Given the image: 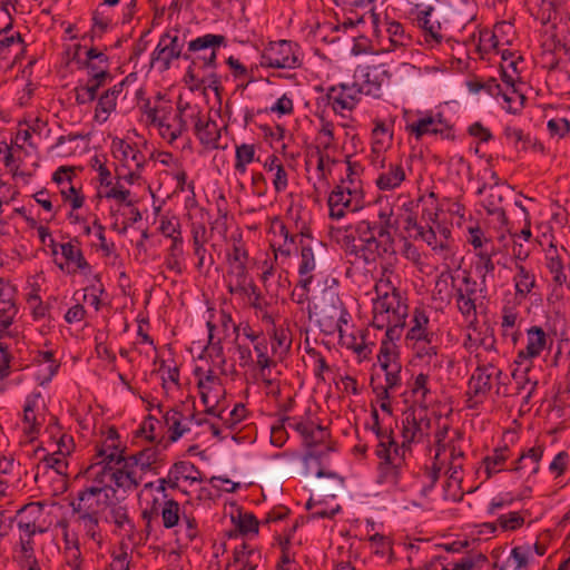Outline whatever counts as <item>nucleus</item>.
<instances>
[{
  "label": "nucleus",
  "instance_id": "1",
  "mask_svg": "<svg viewBox=\"0 0 570 570\" xmlns=\"http://www.w3.org/2000/svg\"><path fill=\"white\" fill-rule=\"evenodd\" d=\"M414 24L421 31L423 42L433 49L448 39L451 23L456 20V11L451 0H410Z\"/></svg>",
  "mask_w": 570,
  "mask_h": 570
},
{
  "label": "nucleus",
  "instance_id": "2",
  "mask_svg": "<svg viewBox=\"0 0 570 570\" xmlns=\"http://www.w3.org/2000/svg\"><path fill=\"white\" fill-rule=\"evenodd\" d=\"M100 494L99 490L86 487L69 502L72 514L77 517L76 521L82 525L87 537L97 542L101 538L100 515L105 511L108 500V494H106L105 501L99 499Z\"/></svg>",
  "mask_w": 570,
  "mask_h": 570
},
{
  "label": "nucleus",
  "instance_id": "3",
  "mask_svg": "<svg viewBox=\"0 0 570 570\" xmlns=\"http://www.w3.org/2000/svg\"><path fill=\"white\" fill-rule=\"evenodd\" d=\"M358 259L373 264L377 259H386L396 254L393 235L380 232L374 223L361 220L355 225Z\"/></svg>",
  "mask_w": 570,
  "mask_h": 570
},
{
  "label": "nucleus",
  "instance_id": "4",
  "mask_svg": "<svg viewBox=\"0 0 570 570\" xmlns=\"http://www.w3.org/2000/svg\"><path fill=\"white\" fill-rule=\"evenodd\" d=\"M407 315V304L402 298L400 291L392 287L391 292L379 294L374 301L372 324L377 330H383L391 323L406 322Z\"/></svg>",
  "mask_w": 570,
  "mask_h": 570
},
{
  "label": "nucleus",
  "instance_id": "5",
  "mask_svg": "<svg viewBox=\"0 0 570 570\" xmlns=\"http://www.w3.org/2000/svg\"><path fill=\"white\" fill-rule=\"evenodd\" d=\"M226 45V37L223 35L206 33L188 42L187 51L183 59L189 60L191 65L202 62L203 68H216L217 51Z\"/></svg>",
  "mask_w": 570,
  "mask_h": 570
},
{
  "label": "nucleus",
  "instance_id": "6",
  "mask_svg": "<svg viewBox=\"0 0 570 570\" xmlns=\"http://www.w3.org/2000/svg\"><path fill=\"white\" fill-rule=\"evenodd\" d=\"M261 66L275 69H296L302 66L298 45L288 40L271 42L261 58Z\"/></svg>",
  "mask_w": 570,
  "mask_h": 570
},
{
  "label": "nucleus",
  "instance_id": "7",
  "mask_svg": "<svg viewBox=\"0 0 570 570\" xmlns=\"http://www.w3.org/2000/svg\"><path fill=\"white\" fill-rule=\"evenodd\" d=\"M502 371L493 364L478 366L471 375L466 391V407L476 409L484 402L492 387V379H500Z\"/></svg>",
  "mask_w": 570,
  "mask_h": 570
},
{
  "label": "nucleus",
  "instance_id": "8",
  "mask_svg": "<svg viewBox=\"0 0 570 570\" xmlns=\"http://www.w3.org/2000/svg\"><path fill=\"white\" fill-rule=\"evenodd\" d=\"M431 429V420L425 413L416 414L413 407H409L402 415L401 435L405 442L420 443L429 435Z\"/></svg>",
  "mask_w": 570,
  "mask_h": 570
},
{
  "label": "nucleus",
  "instance_id": "9",
  "mask_svg": "<svg viewBox=\"0 0 570 570\" xmlns=\"http://www.w3.org/2000/svg\"><path fill=\"white\" fill-rule=\"evenodd\" d=\"M390 76L382 66H358L354 71V81L358 82L362 94L380 97L381 88Z\"/></svg>",
  "mask_w": 570,
  "mask_h": 570
},
{
  "label": "nucleus",
  "instance_id": "10",
  "mask_svg": "<svg viewBox=\"0 0 570 570\" xmlns=\"http://www.w3.org/2000/svg\"><path fill=\"white\" fill-rule=\"evenodd\" d=\"M183 43L179 41L178 31H167L160 37V40L151 55V63L159 62L161 70H169L171 61L183 58Z\"/></svg>",
  "mask_w": 570,
  "mask_h": 570
},
{
  "label": "nucleus",
  "instance_id": "11",
  "mask_svg": "<svg viewBox=\"0 0 570 570\" xmlns=\"http://www.w3.org/2000/svg\"><path fill=\"white\" fill-rule=\"evenodd\" d=\"M181 478L190 482L203 481L202 472L195 464L186 461H178L169 469L166 478H160L158 480L157 491L161 492L164 498H167V487L174 490L178 489V482Z\"/></svg>",
  "mask_w": 570,
  "mask_h": 570
},
{
  "label": "nucleus",
  "instance_id": "12",
  "mask_svg": "<svg viewBox=\"0 0 570 570\" xmlns=\"http://www.w3.org/2000/svg\"><path fill=\"white\" fill-rule=\"evenodd\" d=\"M362 91L358 88V82L354 81L352 85L341 83L340 86L331 87L326 94L328 105L336 114L343 110H353L360 101Z\"/></svg>",
  "mask_w": 570,
  "mask_h": 570
},
{
  "label": "nucleus",
  "instance_id": "13",
  "mask_svg": "<svg viewBox=\"0 0 570 570\" xmlns=\"http://www.w3.org/2000/svg\"><path fill=\"white\" fill-rule=\"evenodd\" d=\"M190 118L194 120V132L199 142L207 149H218L220 139L218 124L209 115H204L200 109L193 112Z\"/></svg>",
  "mask_w": 570,
  "mask_h": 570
},
{
  "label": "nucleus",
  "instance_id": "14",
  "mask_svg": "<svg viewBox=\"0 0 570 570\" xmlns=\"http://www.w3.org/2000/svg\"><path fill=\"white\" fill-rule=\"evenodd\" d=\"M330 436L331 433L326 428L313 423L311 431L303 440L305 448L308 449V451L303 456V462L307 463L309 460H315L320 463L322 458L325 456L328 452L335 451L334 442H330L325 450H316V448L321 444H324L326 440L330 439Z\"/></svg>",
  "mask_w": 570,
  "mask_h": 570
},
{
  "label": "nucleus",
  "instance_id": "15",
  "mask_svg": "<svg viewBox=\"0 0 570 570\" xmlns=\"http://www.w3.org/2000/svg\"><path fill=\"white\" fill-rule=\"evenodd\" d=\"M363 197L350 196L345 185H337L328 196L327 205L330 217L341 219L345 216V210L356 212L361 208Z\"/></svg>",
  "mask_w": 570,
  "mask_h": 570
},
{
  "label": "nucleus",
  "instance_id": "16",
  "mask_svg": "<svg viewBox=\"0 0 570 570\" xmlns=\"http://www.w3.org/2000/svg\"><path fill=\"white\" fill-rule=\"evenodd\" d=\"M96 448V456L102 461L119 465L125 460L126 446L121 445L118 431L115 426L108 428L104 442Z\"/></svg>",
  "mask_w": 570,
  "mask_h": 570
},
{
  "label": "nucleus",
  "instance_id": "17",
  "mask_svg": "<svg viewBox=\"0 0 570 570\" xmlns=\"http://www.w3.org/2000/svg\"><path fill=\"white\" fill-rule=\"evenodd\" d=\"M406 129L413 134L416 139H421L428 134L441 135L444 138H449L451 127L442 119V115L438 114V117L426 116L420 118L416 121L409 124Z\"/></svg>",
  "mask_w": 570,
  "mask_h": 570
},
{
  "label": "nucleus",
  "instance_id": "18",
  "mask_svg": "<svg viewBox=\"0 0 570 570\" xmlns=\"http://www.w3.org/2000/svg\"><path fill=\"white\" fill-rule=\"evenodd\" d=\"M315 267L316 262L314 257L313 246L309 243H303V246H301V263L298 266V274L301 278L297 283V286H299L304 291V293L301 295L298 299L299 303H303L305 299H307L309 286L314 278L312 272L315 269Z\"/></svg>",
  "mask_w": 570,
  "mask_h": 570
},
{
  "label": "nucleus",
  "instance_id": "19",
  "mask_svg": "<svg viewBox=\"0 0 570 570\" xmlns=\"http://www.w3.org/2000/svg\"><path fill=\"white\" fill-rule=\"evenodd\" d=\"M449 281L451 282L452 288L454 289V297L476 301L478 283L471 277L469 272H464V276L459 286L455 285V278L450 271L442 272L436 281L439 293L442 292L441 285L446 286Z\"/></svg>",
  "mask_w": 570,
  "mask_h": 570
},
{
  "label": "nucleus",
  "instance_id": "20",
  "mask_svg": "<svg viewBox=\"0 0 570 570\" xmlns=\"http://www.w3.org/2000/svg\"><path fill=\"white\" fill-rule=\"evenodd\" d=\"M528 343L525 348L520 350L517 355V363L530 361L538 357L547 346L548 337L540 326H531L527 331Z\"/></svg>",
  "mask_w": 570,
  "mask_h": 570
},
{
  "label": "nucleus",
  "instance_id": "21",
  "mask_svg": "<svg viewBox=\"0 0 570 570\" xmlns=\"http://www.w3.org/2000/svg\"><path fill=\"white\" fill-rule=\"evenodd\" d=\"M190 109L189 104L183 106L180 102L177 105V114L173 118L171 122H166L165 119L158 121L159 134L163 138L168 139L171 144L185 131H187V121L184 119V111Z\"/></svg>",
  "mask_w": 570,
  "mask_h": 570
},
{
  "label": "nucleus",
  "instance_id": "22",
  "mask_svg": "<svg viewBox=\"0 0 570 570\" xmlns=\"http://www.w3.org/2000/svg\"><path fill=\"white\" fill-rule=\"evenodd\" d=\"M382 170L375 180L380 190L395 189L406 179V174L401 163H390Z\"/></svg>",
  "mask_w": 570,
  "mask_h": 570
},
{
  "label": "nucleus",
  "instance_id": "23",
  "mask_svg": "<svg viewBox=\"0 0 570 570\" xmlns=\"http://www.w3.org/2000/svg\"><path fill=\"white\" fill-rule=\"evenodd\" d=\"M112 462L108 461H98L91 463L86 473L89 474L90 479L95 483L90 488H95L99 490V493L110 489V470Z\"/></svg>",
  "mask_w": 570,
  "mask_h": 570
},
{
  "label": "nucleus",
  "instance_id": "24",
  "mask_svg": "<svg viewBox=\"0 0 570 570\" xmlns=\"http://www.w3.org/2000/svg\"><path fill=\"white\" fill-rule=\"evenodd\" d=\"M544 446L535 445L525 452H522L520 456L514 461L511 471L519 472L525 469L531 470V474H537L540 468V461L543 456Z\"/></svg>",
  "mask_w": 570,
  "mask_h": 570
},
{
  "label": "nucleus",
  "instance_id": "25",
  "mask_svg": "<svg viewBox=\"0 0 570 570\" xmlns=\"http://www.w3.org/2000/svg\"><path fill=\"white\" fill-rule=\"evenodd\" d=\"M517 273L513 276L515 297L524 299L537 285L535 275L522 264H515Z\"/></svg>",
  "mask_w": 570,
  "mask_h": 570
},
{
  "label": "nucleus",
  "instance_id": "26",
  "mask_svg": "<svg viewBox=\"0 0 570 570\" xmlns=\"http://www.w3.org/2000/svg\"><path fill=\"white\" fill-rule=\"evenodd\" d=\"M345 163L347 165V174L346 177L341 180L340 185H345V189L350 196L363 197L360 180V175L363 171L362 165L357 161H353L351 156H346Z\"/></svg>",
  "mask_w": 570,
  "mask_h": 570
},
{
  "label": "nucleus",
  "instance_id": "27",
  "mask_svg": "<svg viewBox=\"0 0 570 570\" xmlns=\"http://www.w3.org/2000/svg\"><path fill=\"white\" fill-rule=\"evenodd\" d=\"M37 397H28L23 406L22 422L26 425L23 432L30 438V442L35 441L40 432L41 422L36 415Z\"/></svg>",
  "mask_w": 570,
  "mask_h": 570
},
{
  "label": "nucleus",
  "instance_id": "28",
  "mask_svg": "<svg viewBox=\"0 0 570 570\" xmlns=\"http://www.w3.org/2000/svg\"><path fill=\"white\" fill-rule=\"evenodd\" d=\"M183 257L184 239L183 237H176V239L171 242V245L167 249L164 264L170 272H174L176 275H181L184 273V267L181 264Z\"/></svg>",
  "mask_w": 570,
  "mask_h": 570
},
{
  "label": "nucleus",
  "instance_id": "29",
  "mask_svg": "<svg viewBox=\"0 0 570 570\" xmlns=\"http://www.w3.org/2000/svg\"><path fill=\"white\" fill-rule=\"evenodd\" d=\"M139 487V481L135 472H129L126 469L114 468L110 470V490L115 493L117 489L135 490Z\"/></svg>",
  "mask_w": 570,
  "mask_h": 570
},
{
  "label": "nucleus",
  "instance_id": "30",
  "mask_svg": "<svg viewBox=\"0 0 570 570\" xmlns=\"http://www.w3.org/2000/svg\"><path fill=\"white\" fill-rule=\"evenodd\" d=\"M79 244L80 243L78 238H73L70 242L60 245L61 254L67 263H73L76 265V269L72 271L73 273L76 271H86L90 268V265L85 258Z\"/></svg>",
  "mask_w": 570,
  "mask_h": 570
},
{
  "label": "nucleus",
  "instance_id": "31",
  "mask_svg": "<svg viewBox=\"0 0 570 570\" xmlns=\"http://www.w3.org/2000/svg\"><path fill=\"white\" fill-rule=\"evenodd\" d=\"M272 354L279 361H283L288 354L292 346V338L284 328L274 326L271 333Z\"/></svg>",
  "mask_w": 570,
  "mask_h": 570
},
{
  "label": "nucleus",
  "instance_id": "32",
  "mask_svg": "<svg viewBox=\"0 0 570 570\" xmlns=\"http://www.w3.org/2000/svg\"><path fill=\"white\" fill-rule=\"evenodd\" d=\"M112 148L115 153H119L121 155V160L127 161L128 158L135 163V166L138 170H142L146 164V158L144 154L138 150L135 146L126 142L122 139H115L112 141Z\"/></svg>",
  "mask_w": 570,
  "mask_h": 570
},
{
  "label": "nucleus",
  "instance_id": "33",
  "mask_svg": "<svg viewBox=\"0 0 570 570\" xmlns=\"http://www.w3.org/2000/svg\"><path fill=\"white\" fill-rule=\"evenodd\" d=\"M509 456L510 449L508 445L495 448L491 455H487L483 459V464L485 466L488 478H490L493 473L502 471V466Z\"/></svg>",
  "mask_w": 570,
  "mask_h": 570
},
{
  "label": "nucleus",
  "instance_id": "34",
  "mask_svg": "<svg viewBox=\"0 0 570 570\" xmlns=\"http://www.w3.org/2000/svg\"><path fill=\"white\" fill-rule=\"evenodd\" d=\"M105 81L88 79L85 85H79L75 88L76 102L85 105L92 102L97 98L98 90L105 86Z\"/></svg>",
  "mask_w": 570,
  "mask_h": 570
},
{
  "label": "nucleus",
  "instance_id": "35",
  "mask_svg": "<svg viewBox=\"0 0 570 570\" xmlns=\"http://www.w3.org/2000/svg\"><path fill=\"white\" fill-rule=\"evenodd\" d=\"M386 33L390 47L386 51H392L400 47H405L410 42V37L405 33L404 27L397 21L386 22Z\"/></svg>",
  "mask_w": 570,
  "mask_h": 570
},
{
  "label": "nucleus",
  "instance_id": "36",
  "mask_svg": "<svg viewBox=\"0 0 570 570\" xmlns=\"http://www.w3.org/2000/svg\"><path fill=\"white\" fill-rule=\"evenodd\" d=\"M160 443L161 441H159L156 446L145 448L136 453L140 461L141 471H153L157 473V465L161 463L160 451L158 449Z\"/></svg>",
  "mask_w": 570,
  "mask_h": 570
},
{
  "label": "nucleus",
  "instance_id": "37",
  "mask_svg": "<svg viewBox=\"0 0 570 570\" xmlns=\"http://www.w3.org/2000/svg\"><path fill=\"white\" fill-rule=\"evenodd\" d=\"M164 504L161 507V510L159 511V514L161 515L163 525L166 529H171L176 527L180 519V505L179 503L174 499H167L164 498Z\"/></svg>",
  "mask_w": 570,
  "mask_h": 570
},
{
  "label": "nucleus",
  "instance_id": "38",
  "mask_svg": "<svg viewBox=\"0 0 570 570\" xmlns=\"http://www.w3.org/2000/svg\"><path fill=\"white\" fill-rule=\"evenodd\" d=\"M237 530L242 535L257 534L262 522L252 512H239L237 517H232Z\"/></svg>",
  "mask_w": 570,
  "mask_h": 570
},
{
  "label": "nucleus",
  "instance_id": "39",
  "mask_svg": "<svg viewBox=\"0 0 570 570\" xmlns=\"http://www.w3.org/2000/svg\"><path fill=\"white\" fill-rule=\"evenodd\" d=\"M14 289L0 278V316L16 315L17 308L13 302Z\"/></svg>",
  "mask_w": 570,
  "mask_h": 570
},
{
  "label": "nucleus",
  "instance_id": "40",
  "mask_svg": "<svg viewBox=\"0 0 570 570\" xmlns=\"http://www.w3.org/2000/svg\"><path fill=\"white\" fill-rule=\"evenodd\" d=\"M334 145V125L322 118V126L316 136V151L325 153Z\"/></svg>",
  "mask_w": 570,
  "mask_h": 570
},
{
  "label": "nucleus",
  "instance_id": "41",
  "mask_svg": "<svg viewBox=\"0 0 570 570\" xmlns=\"http://www.w3.org/2000/svg\"><path fill=\"white\" fill-rule=\"evenodd\" d=\"M410 451L411 444L405 442V440L403 439L402 444H397V442L395 441V444L386 448L385 455L377 458L380 460H387L390 462L403 466V464L405 463V454Z\"/></svg>",
  "mask_w": 570,
  "mask_h": 570
},
{
  "label": "nucleus",
  "instance_id": "42",
  "mask_svg": "<svg viewBox=\"0 0 570 570\" xmlns=\"http://www.w3.org/2000/svg\"><path fill=\"white\" fill-rule=\"evenodd\" d=\"M401 465H397L387 460H381L379 464L380 482H387L396 485L401 476Z\"/></svg>",
  "mask_w": 570,
  "mask_h": 570
},
{
  "label": "nucleus",
  "instance_id": "43",
  "mask_svg": "<svg viewBox=\"0 0 570 570\" xmlns=\"http://www.w3.org/2000/svg\"><path fill=\"white\" fill-rule=\"evenodd\" d=\"M478 261L475 262V271L480 275L481 284L485 286L488 276L494 272V263L491 255L487 252H480L476 254Z\"/></svg>",
  "mask_w": 570,
  "mask_h": 570
},
{
  "label": "nucleus",
  "instance_id": "44",
  "mask_svg": "<svg viewBox=\"0 0 570 570\" xmlns=\"http://www.w3.org/2000/svg\"><path fill=\"white\" fill-rule=\"evenodd\" d=\"M501 95L503 100L508 104L505 107L507 112L518 115L522 111L527 101L524 94L520 92L517 88H513L511 94L502 92Z\"/></svg>",
  "mask_w": 570,
  "mask_h": 570
},
{
  "label": "nucleus",
  "instance_id": "45",
  "mask_svg": "<svg viewBox=\"0 0 570 570\" xmlns=\"http://www.w3.org/2000/svg\"><path fill=\"white\" fill-rule=\"evenodd\" d=\"M159 230L165 237L170 238L171 242H174L176 237H183L181 225L177 217L163 216L160 218Z\"/></svg>",
  "mask_w": 570,
  "mask_h": 570
},
{
  "label": "nucleus",
  "instance_id": "46",
  "mask_svg": "<svg viewBox=\"0 0 570 570\" xmlns=\"http://www.w3.org/2000/svg\"><path fill=\"white\" fill-rule=\"evenodd\" d=\"M379 441L375 454L376 456H383L386 453V448L395 444L394 432L392 429L385 430L380 428L379 430H372Z\"/></svg>",
  "mask_w": 570,
  "mask_h": 570
},
{
  "label": "nucleus",
  "instance_id": "47",
  "mask_svg": "<svg viewBox=\"0 0 570 570\" xmlns=\"http://www.w3.org/2000/svg\"><path fill=\"white\" fill-rule=\"evenodd\" d=\"M379 222H373L375 227L381 232H383L385 235H392L391 229L397 228V223L395 220H392L393 217V209L391 207L389 208H382L379 214Z\"/></svg>",
  "mask_w": 570,
  "mask_h": 570
},
{
  "label": "nucleus",
  "instance_id": "48",
  "mask_svg": "<svg viewBox=\"0 0 570 570\" xmlns=\"http://www.w3.org/2000/svg\"><path fill=\"white\" fill-rule=\"evenodd\" d=\"M16 45L21 46V51L24 50L26 45L20 32L10 36L6 35L0 39V59H8L11 53V48Z\"/></svg>",
  "mask_w": 570,
  "mask_h": 570
},
{
  "label": "nucleus",
  "instance_id": "49",
  "mask_svg": "<svg viewBox=\"0 0 570 570\" xmlns=\"http://www.w3.org/2000/svg\"><path fill=\"white\" fill-rule=\"evenodd\" d=\"M498 524L503 531H514L524 524V518L520 512H510L501 514L498 518Z\"/></svg>",
  "mask_w": 570,
  "mask_h": 570
},
{
  "label": "nucleus",
  "instance_id": "50",
  "mask_svg": "<svg viewBox=\"0 0 570 570\" xmlns=\"http://www.w3.org/2000/svg\"><path fill=\"white\" fill-rule=\"evenodd\" d=\"M453 9L456 11V19L472 20L474 18L475 1L474 0H451Z\"/></svg>",
  "mask_w": 570,
  "mask_h": 570
},
{
  "label": "nucleus",
  "instance_id": "51",
  "mask_svg": "<svg viewBox=\"0 0 570 570\" xmlns=\"http://www.w3.org/2000/svg\"><path fill=\"white\" fill-rule=\"evenodd\" d=\"M547 267L553 275V282L557 285L561 286L563 283L567 282V275L563 273V262L558 254L548 257Z\"/></svg>",
  "mask_w": 570,
  "mask_h": 570
},
{
  "label": "nucleus",
  "instance_id": "52",
  "mask_svg": "<svg viewBox=\"0 0 570 570\" xmlns=\"http://www.w3.org/2000/svg\"><path fill=\"white\" fill-rule=\"evenodd\" d=\"M83 67L88 70L90 79L107 81L111 80L112 76L108 70V66L99 65L95 61H83Z\"/></svg>",
  "mask_w": 570,
  "mask_h": 570
},
{
  "label": "nucleus",
  "instance_id": "53",
  "mask_svg": "<svg viewBox=\"0 0 570 570\" xmlns=\"http://www.w3.org/2000/svg\"><path fill=\"white\" fill-rule=\"evenodd\" d=\"M229 269H228V276L230 279H233L235 283H237L238 289H244V284H246L247 281V263H228Z\"/></svg>",
  "mask_w": 570,
  "mask_h": 570
},
{
  "label": "nucleus",
  "instance_id": "54",
  "mask_svg": "<svg viewBox=\"0 0 570 570\" xmlns=\"http://www.w3.org/2000/svg\"><path fill=\"white\" fill-rule=\"evenodd\" d=\"M289 416H283L279 421V424L272 426L271 430V443L277 448H282L287 439L288 433L284 426L285 422H289Z\"/></svg>",
  "mask_w": 570,
  "mask_h": 570
},
{
  "label": "nucleus",
  "instance_id": "55",
  "mask_svg": "<svg viewBox=\"0 0 570 570\" xmlns=\"http://www.w3.org/2000/svg\"><path fill=\"white\" fill-rule=\"evenodd\" d=\"M503 135L507 139L513 140L515 147L521 144V149L525 150L531 139L529 135H525L522 129L512 126H505Z\"/></svg>",
  "mask_w": 570,
  "mask_h": 570
},
{
  "label": "nucleus",
  "instance_id": "56",
  "mask_svg": "<svg viewBox=\"0 0 570 570\" xmlns=\"http://www.w3.org/2000/svg\"><path fill=\"white\" fill-rule=\"evenodd\" d=\"M117 100H115L112 92H102V95L98 98V102L95 109V118H99V112H104L109 115L111 111L116 109Z\"/></svg>",
  "mask_w": 570,
  "mask_h": 570
},
{
  "label": "nucleus",
  "instance_id": "57",
  "mask_svg": "<svg viewBox=\"0 0 570 570\" xmlns=\"http://www.w3.org/2000/svg\"><path fill=\"white\" fill-rule=\"evenodd\" d=\"M454 298H455L456 307H458L459 312L462 314V316L465 320L470 321L471 323L475 322L476 321L475 301L460 298V297H454Z\"/></svg>",
  "mask_w": 570,
  "mask_h": 570
},
{
  "label": "nucleus",
  "instance_id": "58",
  "mask_svg": "<svg viewBox=\"0 0 570 570\" xmlns=\"http://www.w3.org/2000/svg\"><path fill=\"white\" fill-rule=\"evenodd\" d=\"M109 189L104 194V197L106 198H112L120 203H125L127 206H132V202L128 199L130 196V190L126 189L122 185L117 183L116 185H112L108 187Z\"/></svg>",
  "mask_w": 570,
  "mask_h": 570
},
{
  "label": "nucleus",
  "instance_id": "59",
  "mask_svg": "<svg viewBox=\"0 0 570 570\" xmlns=\"http://www.w3.org/2000/svg\"><path fill=\"white\" fill-rule=\"evenodd\" d=\"M348 317H350V314H348L347 309L341 303L338 318L336 321H334V317L331 316V317H328V320H325L326 323H323V324L330 328L328 333L337 331L340 336L342 337L343 336L342 326H343V324H345V325L347 324Z\"/></svg>",
  "mask_w": 570,
  "mask_h": 570
},
{
  "label": "nucleus",
  "instance_id": "60",
  "mask_svg": "<svg viewBox=\"0 0 570 570\" xmlns=\"http://www.w3.org/2000/svg\"><path fill=\"white\" fill-rule=\"evenodd\" d=\"M306 353L315 360V376L318 380L325 381L324 373L331 370L325 357L313 347L306 348Z\"/></svg>",
  "mask_w": 570,
  "mask_h": 570
},
{
  "label": "nucleus",
  "instance_id": "61",
  "mask_svg": "<svg viewBox=\"0 0 570 570\" xmlns=\"http://www.w3.org/2000/svg\"><path fill=\"white\" fill-rule=\"evenodd\" d=\"M110 517L115 525L119 529L124 528L125 524H130V528H134L125 505L114 504L110 510Z\"/></svg>",
  "mask_w": 570,
  "mask_h": 570
},
{
  "label": "nucleus",
  "instance_id": "62",
  "mask_svg": "<svg viewBox=\"0 0 570 570\" xmlns=\"http://www.w3.org/2000/svg\"><path fill=\"white\" fill-rule=\"evenodd\" d=\"M547 126L550 135L559 138L564 137L570 131V121L566 118L550 119Z\"/></svg>",
  "mask_w": 570,
  "mask_h": 570
},
{
  "label": "nucleus",
  "instance_id": "63",
  "mask_svg": "<svg viewBox=\"0 0 570 570\" xmlns=\"http://www.w3.org/2000/svg\"><path fill=\"white\" fill-rule=\"evenodd\" d=\"M255 153V146L252 144L238 145L235 149V161L248 165L254 161Z\"/></svg>",
  "mask_w": 570,
  "mask_h": 570
},
{
  "label": "nucleus",
  "instance_id": "64",
  "mask_svg": "<svg viewBox=\"0 0 570 570\" xmlns=\"http://www.w3.org/2000/svg\"><path fill=\"white\" fill-rule=\"evenodd\" d=\"M106 570H129V556L126 551L116 554L112 553L111 562L106 567Z\"/></svg>",
  "mask_w": 570,
  "mask_h": 570
}]
</instances>
